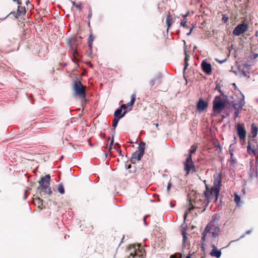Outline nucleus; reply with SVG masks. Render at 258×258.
I'll return each instance as SVG.
<instances>
[{"label": "nucleus", "mask_w": 258, "mask_h": 258, "mask_svg": "<svg viewBox=\"0 0 258 258\" xmlns=\"http://www.w3.org/2000/svg\"><path fill=\"white\" fill-rule=\"evenodd\" d=\"M50 180V175L49 174H47L42 177L38 181L40 187L37 188V190H40L49 195H51L52 194V191L49 187Z\"/></svg>", "instance_id": "nucleus-1"}, {"label": "nucleus", "mask_w": 258, "mask_h": 258, "mask_svg": "<svg viewBox=\"0 0 258 258\" xmlns=\"http://www.w3.org/2000/svg\"><path fill=\"white\" fill-rule=\"evenodd\" d=\"M73 90L74 91V95L79 96L80 98H85L86 86L83 85L81 81H76L74 83Z\"/></svg>", "instance_id": "nucleus-2"}, {"label": "nucleus", "mask_w": 258, "mask_h": 258, "mask_svg": "<svg viewBox=\"0 0 258 258\" xmlns=\"http://www.w3.org/2000/svg\"><path fill=\"white\" fill-rule=\"evenodd\" d=\"M221 185V173L219 174L218 177L215 178L214 181V186L211 188V194L217 200L219 196L220 187Z\"/></svg>", "instance_id": "nucleus-3"}, {"label": "nucleus", "mask_w": 258, "mask_h": 258, "mask_svg": "<svg viewBox=\"0 0 258 258\" xmlns=\"http://www.w3.org/2000/svg\"><path fill=\"white\" fill-rule=\"evenodd\" d=\"M220 229L218 227L213 226L212 227L207 225L204 232L202 233V241L204 242L206 238V233H211L213 238H216L219 235Z\"/></svg>", "instance_id": "nucleus-4"}, {"label": "nucleus", "mask_w": 258, "mask_h": 258, "mask_svg": "<svg viewBox=\"0 0 258 258\" xmlns=\"http://www.w3.org/2000/svg\"><path fill=\"white\" fill-rule=\"evenodd\" d=\"M226 106L225 101L221 99L220 96H215L213 101V110L215 112L220 113Z\"/></svg>", "instance_id": "nucleus-5"}, {"label": "nucleus", "mask_w": 258, "mask_h": 258, "mask_svg": "<svg viewBox=\"0 0 258 258\" xmlns=\"http://www.w3.org/2000/svg\"><path fill=\"white\" fill-rule=\"evenodd\" d=\"M184 170L186 171V175H187L190 171L192 170L195 171V167L192 160V156L188 154L184 163Z\"/></svg>", "instance_id": "nucleus-6"}, {"label": "nucleus", "mask_w": 258, "mask_h": 258, "mask_svg": "<svg viewBox=\"0 0 258 258\" xmlns=\"http://www.w3.org/2000/svg\"><path fill=\"white\" fill-rule=\"evenodd\" d=\"M248 26L246 23H242L237 25L233 31V34L236 36H240L241 34L247 31Z\"/></svg>", "instance_id": "nucleus-7"}, {"label": "nucleus", "mask_w": 258, "mask_h": 258, "mask_svg": "<svg viewBox=\"0 0 258 258\" xmlns=\"http://www.w3.org/2000/svg\"><path fill=\"white\" fill-rule=\"evenodd\" d=\"M201 68L202 71L207 75H210L212 72V66L211 63H208L206 60H204L201 62Z\"/></svg>", "instance_id": "nucleus-8"}, {"label": "nucleus", "mask_w": 258, "mask_h": 258, "mask_svg": "<svg viewBox=\"0 0 258 258\" xmlns=\"http://www.w3.org/2000/svg\"><path fill=\"white\" fill-rule=\"evenodd\" d=\"M232 105L235 111H241L245 105L244 97L243 95H242V97L239 99L238 103L232 102Z\"/></svg>", "instance_id": "nucleus-9"}, {"label": "nucleus", "mask_w": 258, "mask_h": 258, "mask_svg": "<svg viewBox=\"0 0 258 258\" xmlns=\"http://www.w3.org/2000/svg\"><path fill=\"white\" fill-rule=\"evenodd\" d=\"M236 129L237 131V134L240 139H244L246 137V131L244 127L240 124H238L236 126Z\"/></svg>", "instance_id": "nucleus-10"}, {"label": "nucleus", "mask_w": 258, "mask_h": 258, "mask_svg": "<svg viewBox=\"0 0 258 258\" xmlns=\"http://www.w3.org/2000/svg\"><path fill=\"white\" fill-rule=\"evenodd\" d=\"M162 75L161 74H159L155 76L153 79L149 81L150 86L152 87L155 84L160 85L162 83Z\"/></svg>", "instance_id": "nucleus-11"}, {"label": "nucleus", "mask_w": 258, "mask_h": 258, "mask_svg": "<svg viewBox=\"0 0 258 258\" xmlns=\"http://www.w3.org/2000/svg\"><path fill=\"white\" fill-rule=\"evenodd\" d=\"M144 155V153H142L139 151H136L135 152L132 156L131 161L132 163H135L136 160L139 161L142 158Z\"/></svg>", "instance_id": "nucleus-12"}, {"label": "nucleus", "mask_w": 258, "mask_h": 258, "mask_svg": "<svg viewBox=\"0 0 258 258\" xmlns=\"http://www.w3.org/2000/svg\"><path fill=\"white\" fill-rule=\"evenodd\" d=\"M207 106L208 103L202 99H200L197 104V109L200 111H204Z\"/></svg>", "instance_id": "nucleus-13"}, {"label": "nucleus", "mask_w": 258, "mask_h": 258, "mask_svg": "<svg viewBox=\"0 0 258 258\" xmlns=\"http://www.w3.org/2000/svg\"><path fill=\"white\" fill-rule=\"evenodd\" d=\"M212 250L210 252V254L212 256H215L217 258H219L221 255V251L217 248L216 246L214 244H212Z\"/></svg>", "instance_id": "nucleus-14"}, {"label": "nucleus", "mask_w": 258, "mask_h": 258, "mask_svg": "<svg viewBox=\"0 0 258 258\" xmlns=\"http://www.w3.org/2000/svg\"><path fill=\"white\" fill-rule=\"evenodd\" d=\"M126 113V111H124L122 112V110L118 108L114 112V118L120 119L125 115Z\"/></svg>", "instance_id": "nucleus-15"}, {"label": "nucleus", "mask_w": 258, "mask_h": 258, "mask_svg": "<svg viewBox=\"0 0 258 258\" xmlns=\"http://www.w3.org/2000/svg\"><path fill=\"white\" fill-rule=\"evenodd\" d=\"M204 196H205V198H206L207 203H206V205L204 206L205 208L203 209V210L202 211V212H204L205 211L208 205L209 202V198H210L209 190V188L207 186H206V189L204 191Z\"/></svg>", "instance_id": "nucleus-16"}, {"label": "nucleus", "mask_w": 258, "mask_h": 258, "mask_svg": "<svg viewBox=\"0 0 258 258\" xmlns=\"http://www.w3.org/2000/svg\"><path fill=\"white\" fill-rule=\"evenodd\" d=\"M258 128L254 124L252 123L251 126V136L252 138H255L257 134Z\"/></svg>", "instance_id": "nucleus-17"}, {"label": "nucleus", "mask_w": 258, "mask_h": 258, "mask_svg": "<svg viewBox=\"0 0 258 258\" xmlns=\"http://www.w3.org/2000/svg\"><path fill=\"white\" fill-rule=\"evenodd\" d=\"M229 152L230 155V159H229V161L232 165H233L236 163V160L233 157L234 154L233 153V149L231 148V145H230L229 147Z\"/></svg>", "instance_id": "nucleus-18"}, {"label": "nucleus", "mask_w": 258, "mask_h": 258, "mask_svg": "<svg viewBox=\"0 0 258 258\" xmlns=\"http://www.w3.org/2000/svg\"><path fill=\"white\" fill-rule=\"evenodd\" d=\"M26 13V9L24 7L19 6L18 7L17 12L16 15L21 16L25 15Z\"/></svg>", "instance_id": "nucleus-19"}, {"label": "nucleus", "mask_w": 258, "mask_h": 258, "mask_svg": "<svg viewBox=\"0 0 258 258\" xmlns=\"http://www.w3.org/2000/svg\"><path fill=\"white\" fill-rule=\"evenodd\" d=\"M93 41L94 36L92 34H90L88 39V46L89 47V50H90L91 52H92V45Z\"/></svg>", "instance_id": "nucleus-20"}, {"label": "nucleus", "mask_w": 258, "mask_h": 258, "mask_svg": "<svg viewBox=\"0 0 258 258\" xmlns=\"http://www.w3.org/2000/svg\"><path fill=\"white\" fill-rule=\"evenodd\" d=\"M249 176L252 179H256V182H258V174L257 173L256 170H254V169H253L252 172L249 173Z\"/></svg>", "instance_id": "nucleus-21"}, {"label": "nucleus", "mask_w": 258, "mask_h": 258, "mask_svg": "<svg viewBox=\"0 0 258 258\" xmlns=\"http://www.w3.org/2000/svg\"><path fill=\"white\" fill-rule=\"evenodd\" d=\"M166 23L167 26L168 30L172 24V18L169 14L167 16L166 19Z\"/></svg>", "instance_id": "nucleus-22"}, {"label": "nucleus", "mask_w": 258, "mask_h": 258, "mask_svg": "<svg viewBox=\"0 0 258 258\" xmlns=\"http://www.w3.org/2000/svg\"><path fill=\"white\" fill-rule=\"evenodd\" d=\"M131 100L130 102H128L126 104L127 106H131L135 103V102L136 100V95L135 94H133L131 95Z\"/></svg>", "instance_id": "nucleus-23"}, {"label": "nucleus", "mask_w": 258, "mask_h": 258, "mask_svg": "<svg viewBox=\"0 0 258 258\" xmlns=\"http://www.w3.org/2000/svg\"><path fill=\"white\" fill-rule=\"evenodd\" d=\"M188 205L189 206V209H188V211H190L191 210H192L196 208H198L199 207L198 206H194L193 205V202L191 200V199H189V201H188Z\"/></svg>", "instance_id": "nucleus-24"}, {"label": "nucleus", "mask_w": 258, "mask_h": 258, "mask_svg": "<svg viewBox=\"0 0 258 258\" xmlns=\"http://www.w3.org/2000/svg\"><path fill=\"white\" fill-rule=\"evenodd\" d=\"M57 191L61 195H63L64 194V188L63 185L62 183L58 184V187H57Z\"/></svg>", "instance_id": "nucleus-25"}, {"label": "nucleus", "mask_w": 258, "mask_h": 258, "mask_svg": "<svg viewBox=\"0 0 258 258\" xmlns=\"http://www.w3.org/2000/svg\"><path fill=\"white\" fill-rule=\"evenodd\" d=\"M145 147V143L144 142H141L139 145L138 151H139V152L144 154Z\"/></svg>", "instance_id": "nucleus-26"}, {"label": "nucleus", "mask_w": 258, "mask_h": 258, "mask_svg": "<svg viewBox=\"0 0 258 258\" xmlns=\"http://www.w3.org/2000/svg\"><path fill=\"white\" fill-rule=\"evenodd\" d=\"M71 2L73 6H75L79 10H82V8L81 3L76 4L74 1H71Z\"/></svg>", "instance_id": "nucleus-27"}, {"label": "nucleus", "mask_w": 258, "mask_h": 258, "mask_svg": "<svg viewBox=\"0 0 258 258\" xmlns=\"http://www.w3.org/2000/svg\"><path fill=\"white\" fill-rule=\"evenodd\" d=\"M187 20H183L180 22V25L184 28H188L189 27L187 25Z\"/></svg>", "instance_id": "nucleus-28"}, {"label": "nucleus", "mask_w": 258, "mask_h": 258, "mask_svg": "<svg viewBox=\"0 0 258 258\" xmlns=\"http://www.w3.org/2000/svg\"><path fill=\"white\" fill-rule=\"evenodd\" d=\"M240 201V197L237 194H235L234 195V202H235V203L237 205H238Z\"/></svg>", "instance_id": "nucleus-29"}, {"label": "nucleus", "mask_w": 258, "mask_h": 258, "mask_svg": "<svg viewBox=\"0 0 258 258\" xmlns=\"http://www.w3.org/2000/svg\"><path fill=\"white\" fill-rule=\"evenodd\" d=\"M215 90H218V91L223 96H224L225 97H227L226 95H224L223 92L222 91V90L220 88V86L219 84H217L216 88H215Z\"/></svg>", "instance_id": "nucleus-30"}, {"label": "nucleus", "mask_w": 258, "mask_h": 258, "mask_svg": "<svg viewBox=\"0 0 258 258\" xmlns=\"http://www.w3.org/2000/svg\"><path fill=\"white\" fill-rule=\"evenodd\" d=\"M181 234H182V236H183V243H185L186 241V239H187L186 232L185 231L183 230L181 232Z\"/></svg>", "instance_id": "nucleus-31"}, {"label": "nucleus", "mask_w": 258, "mask_h": 258, "mask_svg": "<svg viewBox=\"0 0 258 258\" xmlns=\"http://www.w3.org/2000/svg\"><path fill=\"white\" fill-rule=\"evenodd\" d=\"M197 147L196 146H193L192 147V149L189 150V154L192 155V154H194L196 152L197 150Z\"/></svg>", "instance_id": "nucleus-32"}, {"label": "nucleus", "mask_w": 258, "mask_h": 258, "mask_svg": "<svg viewBox=\"0 0 258 258\" xmlns=\"http://www.w3.org/2000/svg\"><path fill=\"white\" fill-rule=\"evenodd\" d=\"M119 120V119H117V118H114V119H113V125H112L113 127V128H116Z\"/></svg>", "instance_id": "nucleus-33"}, {"label": "nucleus", "mask_w": 258, "mask_h": 258, "mask_svg": "<svg viewBox=\"0 0 258 258\" xmlns=\"http://www.w3.org/2000/svg\"><path fill=\"white\" fill-rule=\"evenodd\" d=\"M13 15V16L17 18L18 17H20L19 16H17L16 15L17 14V13H16L15 12H11L9 14H8L5 18H4V19H3L2 20H5V19H6L10 15Z\"/></svg>", "instance_id": "nucleus-34"}, {"label": "nucleus", "mask_w": 258, "mask_h": 258, "mask_svg": "<svg viewBox=\"0 0 258 258\" xmlns=\"http://www.w3.org/2000/svg\"><path fill=\"white\" fill-rule=\"evenodd\" d=\"M228 17L225 14L222 15V20L224 21V23H227L228 21Z\"/></svg>", "instance_id": "nucleus-35"}, {"label": "nucleus", "mask_w": 258, "mask_h": 258, "mask_svg": "<svg viewBox=\"0 0 258 258\" xmlns=\"http://www.w3.org/2000/svg\"><path fill=\"white\" fill-rule=\"evenodd\" d=\"M113 143H114V137H111V139L109 147V150H110L112 149Z\"/></svg>", "instance_id": "nucleus-36"}, {"label": "nucleus", "mask_w": 258, "mask_h": 258, "mask_svg": "<svg viewBox=\"0 0 258 258\" xmlns=\"http://www.w3.org/2000/svg\"><path fill=\"white\" fill-rule=\"evenodd\" d=\"M189 11H187L184 15H181L183 18V20H187L186 18L189 15Z\"/></svg>", "instance_id": "nucleus-37"}, {"label": "nucleus", "mask_w": 258, "mask_h": 258, "mask_svg": "<svg viewBox=\"0 0 258 258\" xmlns=\"http://www.w3.org/2000/svg\"><path fill=\"white\" fill-rule=\"evenodd\" d=\"M189 56L188 55L186 52V51H185V58H184V61L185 62H187L189 60Z\"/></svg>", "instance_id": "nucleus-38"}, {"label": "nucleus", "mask_w": 258, "mask_h": 258, "mask_svg": "<svg viewBox=\"0 0 258 258\" xmlns=\"http://www.w3.org/2000/svg\"><path fill=\"white\" fill-rule=\"evenodd\" d=\"M247 150L248 152H249V151H251L252 153H254V150L251 149L250 145L249 143H248V145L247 147Z\"/></svg>", "instance_id": "nucleus-39"}, {"label": "nucleus", "mask_w": 258, "mask_h": 258, "mask_svg": "<svg viewBox=\"0 0 258 258\" xmlns=\"http://www.w3.org/2000/svg\"><path fill=\"white\" fill-rule=\"evenodd\" d=\"M127 106L126 104H122L120 106V108H119L121 110H122V109H124V110L126 109L127 108Z\"/></svg>", "instance_id": "nucleus-40"}, {"label": "nucleus", "mask_w": 258, "mask_h": 258, "mask_svg": "<svg viewBox=\"0 0 258 258\" xmlns=\"http://www.w3.org/2000/svg\"><path fill=\"white\" fill-rule=\"evenodd\" d=\"M36 200L37 201V203L38 205H42V200H41L40 198L37 197L36 198Z\"/></svg>", "instance_id": "nucleus-41"}, {"label": "nucleus", "mask_w": 258, "mask_h": 258, "mask_svg": "<svg viewBox=\"0 0 258 258\" xmlns=\"http://www.w3.org/2000/svg\"><path fill=\"white\" fill-rule=\"evenodd\" d=\"M240 111H235L234 112V119H235L237 117L239 116V114Z\"/></svg>", "instance_id": "nucleus-42"}, {"label": "nucleus", "mask_w": 258, "mask_h": 258, "mask_svg": "<svg viewBox=\"0 0 258 258\" xmlns=\"http://www.w3.org/2000/svg\"><path fill=\"white\" fill-rule=\"evenodd\" d=\"M194 28H195V26H192V27L191 28H190L189 32L186 34L187 36H189L191 35L192 31Z\"/></svg>", "instance_id": "nucleus-43"}, {"label": "nucleus", "mask_w": 258, "mask_h": 258, "mask_svg": "<svg viewBox=\"0 0 258 258\" xmlns=\"http://www.w3.org/2000/svg\"><path fill=\"white\" fill-rule=\"evenodd\" d=\"M115 134V128H113L112 129H111V134L112 137H114Z\"/></svg>", "instance_id": "nucleus-44"}, {"label": "nucleus", "mask_w": 258, "mask_h": 258, "mask_svg": "<svg viewBox=\"0 0 258 258\" xmlns=\"http://www.w3.org/2000/svg\"><path fill=\"white\" fill-rule=\"evenodd\" d=\"M171 185H172V183L170 182H169L167 184V190L168 191L170 190V189L171 187Z\"/></svg>", "instance_id": "nucleus-45"}, {"label": "nucleus", "mask_w": 258, "mask_h": 258, "mask_svg": "<svg viewBox=\"0 0 258 258\" xmlns=\"http://www.w3.org/2000/svg\"><path fill=\"white\" fill-rule=\"evenodd\" d=\"M188 66H189V64L187 62H185L184 67L183 68V72H185V70L187 69V68Z\"/></svg>", "instance_id": "nucleus-46"}, {"label": "nucleus", "mask_w": 258, "mask_h": 258, "mask_svg": "<svg viewBox=\"0 0 258 258\" xmlns=\"http://www.w3.org/2000/svg\"><path fill=\"white\" fill-rule=\"evenodd\" d=\"M148 216H149V215H146V216L144 217V219H143V221H144V225H146V226H147V225H148V224H147V223H146V218L147 217H148Z\"/></svg>", "instance_id": "nucleus-47"}, {"label": "nucleus", "mask_w": 258, "mask_h": 258, "mask_svg": "<svg viewBox=\"0 0 258 258\" xmlns=\"http://www.w3.org/2000/svg\"><path fill=\"white\" fill-rule=\"evenodd\" d=\"M92 10L91 9H90L89 11L88 16V18L90 19L92 17Z\"/></svg>", "instance_id": "nucleus-48"}, {"label": "nucleus", "mask_w": 258, "mask_h": 258, "mask_svg": "<svg viewBox=\"0 0 258 258\" xmlns=\"http://www.w3.org/2000/svg\"><path fill=\"white\" fill-rule=\"evenodd\" d=\"M217 147L219 149V152H222V148L220 145V144L219 143H218V145L217 146Z\"/></svg>", "instance_id": "nucleus-49"}, {"label": "nucleus", "mask_w": 258, "mask_h": 258, "mask_svg": "<svg viewBox=\"0 0 258 258\" xmlns=\"http://www.w3.org/2000/svg\"><path fill=\"white\" fill-rule=\"evenodd\" d=\"M253 169H254L253 165H250V169H249V173H251V172H252Z\"/></svg>", "instance_id": "nucleus-50"}, {"label": "nucleus", "mask_w": 258, "mask_h": 258, "mask_svg": "<svg viewBox=\"0 0 258 258\" xmlns=\"http://www.w3.org/2000/svg\"><path fill=\"white\" fill-rule=\"evenodd\" d=\"M187 216V212H185L184 213V216H183L184 220L186 218Z\"/></svg>", "instance_id": "nucleus-51"}, {"label": "nucleus", "mask_w": 258, "mask_h": 258, "mask_svg": "<svg viewBox=\"0 0 258 258\" xmlns=\"http://www.w3.org/2000/svg\"><path fill=\"white\" fill-rule=\"evenodd\" d=\"M194 254L192 253H189L187 256H186V258H191V256Z\"/></svg>", "instance_id": "nucleus-52"}, {"label": "nucleus", "mask_w": 258, "mask_h": 258, "mask_svg": "<svg viewBox=\"0 0 258 258\" xmlns=\"http://www.w3.org/2000/svg\"><path fill=\"white\" fill-rule=\"evenodd\" d=\"M258 56L257 53H254L253 55V58H256Z\"/></svg>", "instance_id": "nucleus-53"}, {"label": "nucleus", "mask_w": 258, "mask_h": 258, "mask_svg": "<svg viewBox=\"0 0 258 258\" xmlns=\"http://www.w3.org/2000/svg\"><path fill=\"white\" fill-rule=\"evenodd\" d=\"M27 191V190L26 189L25 190V195L24 196V199L25 200L26 198H27V196H26V192Z\"/></svg>", "instance_id": "nucleus-54"}, {"label": "nucleus", "mask_w": 258, "mask_h": 258, "mask_svg": "<svg viewBox=\"0 0 258 258\" xmlns=\"http://www.w3.org/2000/svg\"><path fill=\"white\" fill-rule=\"evenodd\" d=\"M78 54V51H75L73 52V56L75 57V55H76V54Z\"/></svg>", "instance_id": "nucleus-55"}, {"label": "nucleus", "mask_w": 258, "mask_h": 258, "mask_svg": "<svg viewBox=\"0 0 258 258\" xmlns=\"http://www.w3.org/2000/svg\"><path fill=\"white\" fill-rule=\"evenodd\" d=\"M100 135H102V138H103V139H105V138L106 136H105V135L104 134H102V133H101V134H100Z\"/></svg>", "instance_id": "nucleus-56"}, {"label": "nucleus", "mask_w": 258, "mask_h": 258, "mask_svg": "<svg viewBox=\"0 0 258 258\" xmlns=\"http://www.w3.org/2000/svg\"><path fill=\"white\" fill-rule=\"evenodd\" d=\"M251 232V230H248L246 232V234H250Z\"/></svg>", "instance_id": "nucleus-57"}, {"label": "nucleus", "mask_w": 258, "mask_h": 258, "mask_svg": "<svg viewBox=\"0 0 258 258\" xmlns=\"http://www.w3.org/2000/svg\"><path fill=\"white\" fill-rule=\"evenodd\" d=\"M198 200H196L195 202H194V204H198Z\"/></svg>", "instance_id": "nucleus-58"}, {"label": "nucleus", "mask_w": 258, "mask_h": 258, "mask_svg": "<svg viewBox=\"0 0 258 258\" xmlns=\"http://www.w3.org/2000/svg\"><path fill=\"white\" fill-rule=\"evenodd\" d=\"M242 74H243L244 76H246V74L245 71H243Z\"/></svg>", "instance_id": "nucleus-59"}, {"label": "nucleus", "mask_w": 258, "mask_h": 258, "mask_svg": "<svg viewBox=\"0 0 258 258\" xmlns=\"http://www.w3.org/2000/svg\"><path fill=\"white\" fill-rule=\"evenodd\" d=\"M119 154H120V156H121L122 157H123V155L122 154V153H121V151H120V152H119Z\"/></svg>", "instance_id": "nucleus-60"}, {"label": "nucleus", "mask_w": 258, "mask_h": 258, "mask_svg": "<svg viewBox=\"0 0 258 258\" xmlns=\"http://www.w3.org/2000/svg\"><path fill=\"white\" fill-rule=\"evenodd\" d=\"M221 117H222L223 119H224V118H225L226 117V116H225L224 115H221Z\"/></svg>", "instance_id": "nucleus-61"}, {"label": "nucleus", "mask_w": 258, "mask_h": 258, "mask_svg": "<svg viewBox=\"0 0 258 258\" xmlns=\"http://www.w3.org/2000/svg\"><path fill=\"white\" fill-rule=\"evenodd\" d=\"M131 255L132 256L133 258H135V257L136 256V255H134L132 254H131Z\"/></svg>", "instance_id": "nucleus-62"}, {"label": "nucleus", "mask_w": 258, "mask_h": 258, "mask_svg": "<svg viewBox=\"0 0 258 258\" xmlns=\"http://www.w3.org/2000/svg\"><path fill=\"white\" fill-rule=\"evenodd\" d=\"M13 1H17V3H18V4H20V3H19V0H13Z\"/></svg>", "instance_id": "nucleus-63"}, {"label": "nucleus", "mask_w": 258, "mask_h": 258, "mask_svg": "<svg viewBox=\"0 0 258 258\" xmlns=\"http://www.w3.org/2000/svg\"><path fill=\"white\" fill-rule=\"evenodd\" d=\"M13 1H17V3H18V4H20V3H19V0H13Z\"/></svg>", "instance_id": "nucleus-64"}]
</instances>
